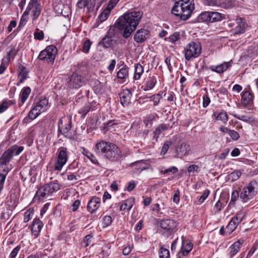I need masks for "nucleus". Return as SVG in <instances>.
Listing matches in <instances>:
<instances>
[{
	"label": "nucleus",
	"mask_w": 258,
	"mask_h": 258,
	"mask_svg": "<svg viewBox=\"0 0 258 258\" xmlns=\"http://www.w3.org/2000/svg\"><path fill=\"white\" fill-rule=\"evenodd\" d=\"M149 31L144 29L138 30L134 35V40L137 43L144 42L149 37Z\"/></svg>",
	"instance_id": "17"
},
{
	"label": "nucleus",
	"mask_w": 258,
	"mask_h": 258,
	"mask_svg": "<svg viewBox=\"0 0 258 258\" xmlns=\"http://www.w3.org/2000/svg\"><path fill=\"white\" fill-rule=\"evenodd\" d=\"M244 242L243 239H240L234 242L229 248L230 258H233L239 251Z\"/></svg>",
	"instance_id": "18"
},
{
	"label": "nucleus",
	"mask_w": 258,
	"mask_h": 258,
	"mask_svg": "<svg viewBox=\"0 0 258 258\" xmlns=\"http://www.w3.org/2000/svg\"><path fill=\"white\" fill-rule=\"evenodd\" d=\"M28 19L29 14L27 13V12L25 11L21 18L19 24V27H22L25 26L26 24Z\"/></svg>",
	"instance_id": "47"
},
{
	"label": "nucleus",
	"mask_w": 258,
	"mask_h": 258,
	"mask_svg": "<svg viewBox=\"0 0 258 258\" xmlns=\"http://www.w3.org/2000/svg\"><path fill=\"white\" fill-rule=\"evenodd\" d=\"M132 166L135 167V171L139 173L148 168L147 165L143 160L133 163Z\"/></svg>",
	"instance_id": "29"
},
{
	"label": "nucleus",
	"mask_w": 258,
	"mask_h": 258,
	"mask_svg": "<svg viewBox=\"0 0 258 258\" xmlns=\"http://www.w3.org/2000/svg\"><path fill=\"white\" fill-rule=\"evenodd\" d=\"M198 20L204 22H210V12L206 11L202 13L198 16Z\"/></svg>",
	"instance_id": "36"
},
{
	"label": "nucleus",
	"mask_w": 258,
	"mask_h": 258,
	"mask_svg": "<svg viewBox=\"0 0 258 258\" xmlns=\"http://www.w3.org/2000/svg\"><path fill=\"white\" fill-rule=\"evenodd\" d=\"M42 8L39 0H30L25 10L28 14L32 15V21H35L39 17Z\"/></svg>",
	"instance_id": "9"
},
{
	"label": "nucleus",
	"mask_w": 258,
	"mask_h": 258,
	"mask_svg": "<svg viewBox=\"0 0 258 258\" xmlns=\"http://www.w3.org/2000/svg\"><path fill=\"white\" fill-rule=\"evenodd\" d=\"M119 1V0H110L106 8L111 12L115 7Z\"/></svg>",
	"instance_id": "56"
},
{
	"label": "nucleus",
	"mask_w": 258,
	"mask_h": 258,
	"mask_svg": "<svg viewBox=\"0 0 258 258\" xmlns=\"http://www.w3.org/2000/svg\"><path fill=\"white\" fill-rule=\"evenodd\" d=\"M156 82L157 80L155 76H149L144 79L142 88L144 91L151 90L154 87Z\"/></svg>",
	"instance_id": "20"
},
{
	"label": "nucleus",
	"mask_w": 258,
	"mask_h": 258,
	"mask_svg": "<svg viewBox=\"0 0 258 258\" xmlns=\"http://www.w3.org/2000/svg\"><path fill=\"white\" fill-rule=\"evenodd\" d=\"M91 44L92 43L89 39L86 40L83 43V47L82 48V51L85 53H88Z\"/></svg>",
	"instance_id": "53"
},
{
	"label": "nucleus",
	"mask_w": 258,
	"mask_h": 258,
	"mask_svg": "<svg viewBox=\"0 0 258 258\" xmlns=\"http://www.w3.org/2000/svg\"><path fill=\"white\" fill-rule=\"evenodd\" d=\"M224 18L223 14L217 12H210V23L220 21Z\"/></svg>",
	"instance_id": "32"
},
{
	"label": "nucleus",
	"mask_w": 258,
	"mask_h": 258,
	"mask_svg": "<svg viewBox=\"0 0 258 258\" xmlns=\"http://www.w3.org/2000/svg\"><path fill=\"white\" fill-rule=\"evenodd\" d=\"M13 157L12 154V149L7 150L0 157V172L7 175L8 172L12 169L9 164Z\"/></svg>",
	"instance_id": "5"
},
{
	"label": "nucleus",
	"mask_w": 258,
	"mask_h": 258,
	"mask_svg": "<svg viewBox=\"0 0 258 258\" xmlns=\"http://www.w3.org/2000/svg\"><path fill=\"white\" fill-rule=\"evenodd\" d=\"M82 153L83 155L85 156L88 159H89L92 163H93L95 165L100 166V164L98 162L96 157L90 151L85 149H83Z\"/></svg>",
	"instance_id": "33"
},
{
	"label": "nucleus",
	"mask_w": 258,
	"mask_h": 258,
	"mask_svg": "<svg viewBox=\"0 0 258 258\" xmlns=\"http://www.w3.org/2000/svg\"><path fill=\"white\" fill-rule=\"evenodd\" d=\"M31 92V89L29 87H26L22 89L20 94V100L22 104H23L27 99Z\"/></svg>",
	"instance_id": "31"
},
{
	"label": "nucleus",
	"mask_w": 258,
	"mask_h": 258,
	"mask_svg": "<svg viewBox=\"0 0 258 258\" xmlns=\"http://www.w3.org/2000/svg\"><path fill=\"white\" fill-rule=\"evenodd\" d=\"M48 104V100L46 98H44L37 102L34 105V106L39 111L40 113H41L46 110Z\"/></svg>",
	"instance_id": "28"
},
{
	"label": "nucleus",
	"mask_w": 258,
	"mask_h": 258,
	"mask_svg": "<svg viewBox=\"0 0 258 258\" xmlns=\"http://www.w3.org/2000/svg\"><path fill=\"white\" fill-rule=\"evenodd\" d=\"M142 16L143 13L140 11L127 12L116 20L113 27L118 30L123 31V37L127 38L136 29Z\"/></svg>",
	"instance_id": "1"
},
{
	"label": "nucleus",
	"mask_w": 258,
	"mask_h": 258,
	"mask_svg": "<svg viewBox=\"0 0 258 258\" xmlns=\"http://www.w3.org/2000/svg\"><path fill=\"white\" fill-rule=\"evenodd\" d=\"M162 96L159 94H155L152 96H149V99L153 101L154 102V106H157L159 103Z\"/></svg>",
	"instance_id": "48"
},
{
	"label": "nucleus",
	"mask_w": 258,
	"mask_h": 258,
	"mask_svg": "<svg viewBox=\"0 0 258 258\" xmlns=\"http://www.w3.org/2000/svg\"><path fill=\"white\" fill-rule=\"evenodd\" d=\"M223 3L222 0H204L205 5L208 6H220Z\"/></svg>",
	"instance_id": "38"
},
{
	"label": "nucleus",
	"mask_w": 258,
	"mask_h": 258,
	"mask_svg": "<svg viewBox=\"0 0 258 258\" xmlns=\"http://www.w3.org/2000/svg\"><path fill=\"white\" fill-rule=\"evenodd\" d=\"M161 227L167 231H173L177 226L176 221L172 219H164L160 222Z\"/></svg>",
	"instance_id": "21"
},
{
	"label": "nucleus",
	"mask_w": 258,
	"mask_h": 258,
	"mask_svg": "<svg viewBox=\"0 0 258 258\" xmlns=\"http://www.w3.org/2000/svg\"><path fill=\"white\" fill-rule=\"evenodd\" d=\"M210 194V191L208 189H206L204 192L203 193L202 195H201L199 199V201L200 203H202L204 202V201L207 198L209 195Z\"/></svg>",
	"instance_id": "59"
},
{
	"label": "nucleus",
	"mask_w": 258,
	"mask_h": 258,
	"mask_svg": "<svg viewBox=\"0 0 258 258\" xmlns=\"http://www.w3.org/2000/svg\"><path fill=\"white\" fill-rule=\"evenodd\" d=\"M159 254L160 258H168L170 256L169 250L163 247L160 249Z\"/></svg>",
	"instance_id": "51"
},
{
	"label": "nucleus",
	"mask_w": 258,
	"mask_h": 258,
	"mask_svg": "<svg viewBox=\"0 0 258 258\" xmlns=\"http://www.w3.org/2000/svg\"><path fill=\"white\" fill-rule=\"evenodd\" d=\"M85 82V79L77 73H73L69 82V86L75 88L80 87Z\"/></svg>",
	"instance_id": "14"
},
{
	"label": "nucleus",
	"mask_w": 258,
	"mask_h": 258,
	"mask_svg": "<svg viewBox=\"0 0 258 258\" xmlns=\"http://www.w3.org/2000/svg\"><path fill=\"white\" fill-rule=\"evenodd\" d=\"M50 194L45 184L40 187L35 194V198H37L39 200H41L43 198L49 196Z\"/></svg>",
	"instance_id": "25"
},
{
	"label": "nucleus",
	"mask_w": 258,
	"mask_h": 258,
	"mask_svg": "<svg viewBox=\"0 0 258 258\" xmlns=\"http://www.w3.org/2000/svg\"><path fill=\"white\" fill-rule=\"evenodd\" d=\"M34 36L35 39L42 40L44 38V33L42 30L37 29L34 33Z\"/></svg>",
	"instance_id": "55"
},
{
	"label": "nucleus",
	"mask_w": 258,
	"mask_h": 258,
	"mask_svg": "<svg viewBox=\"0 0 258 258\" xmlns=\"http://www.w3.org/2000/svg\"><path fill=\"white\" fill-rule=\"evenodd\" d=\"M8 108V102L7 101H4L2 104H0V113H3Z\"/></svg>",
	"instance_id": "63"
},
{
	"label": "nucleus",
	"mask_w": 258,
	"mask_h": 258,
	"mask_svg": "<svg viewBox=\"0 0 258 258\" xmlns=\"http://www.w3.org/2000/svg\"><path fill=\"white\" fill-rule=\"evenodd\" d=\"M195 9L194 0H177L171 13L182 20L188 19Z\"/></svg>",
	"instance_id": "3"
},
{
	"label": "nucleus",
	"mask_w": 258,
	"mask_h": 258,
	"mask_svg": "<svg viewBox=\"0 0 258 258\" xmlns=\"http://www.w3.org/2000/svg\"><path fill=\"white\" fill-rule=\"evenodd\" d=\"M192 244L189 242H184L182 243L181 252L183 255H187L192 249Z\"/></svg>",
	"instance_id": "35"
},
{
	"label": "nucleus",
	"mask_w": 258,
	"mask_h": 258,
	"mask_svg": "<svg viewBox=\"0 0 258 258\" xmlns=\"http://www.w3.org/2000/svg\"><path fill=\"white\" fill-rule=\"evenodd\" d=\"M43 227V224L38 218H35L33 219L29 228H30L32 235L34 238L38 237Z\"/></svg>",
	"instance_id": "13"
},
{
	"label": "nucleus",
	"mask_w": 258,
	"mask_h": 258,
	"mask_svg": "<svg viewBox=\"0 0 258 258\" xmlns=\"http://www.w3.org/2000/svg\"><path fill=\"white\" fill-rule=\"evenodd\" d=\"M132 94L128 89L123 90L119 94L120 103L123 106H127L130 103Z\"/></svg>",
	"instance_id": "19"
},
{
	"label": "nucleus",
	"mask_w": 258,
	"mask_h": 258,
	"mask_svg": "<svg viewBox=\"0 0 258 258\" xmlns=\"http://www.w3.org/2000/svg\"><path fill=\"white\" fill-rule=\"evenodd\" d=\"M135 204V198H130L120 203L119 210L123 212L124 214L126 212L130 211Z\"/></svg>",
	"instance_id": "23"
},
{
	"label": "nucleus",
	"mask_w": 258,
	"mask_h": 258,
	"mask_svg": "<svg viewBox=\"0 0 258 258\" xmlns=\"http://www.w3.org/2000/svg\"><path fill=\"white\" fill-rule=\"evenodd\" d=\"M111 12L105 8L103 11L99 15L98 19L101 22L105 21L110 14Z\"/></svg>",
	"instance_id": "41"
},
{
	"label": "nucleus",
	"mask_w": 258,
	"mask_h": 258,
	"mask_svg": "<svg viewBox=\"0 0 258 258\" xmlns=\"http://www.w3.org/2000/svg\"><path fill=\"white\" fill-rule=\"evenodd\" d=\"M257 186V182L255 180H253L243 188L242 191L240 195V197L244 202H246L256 195V191L255 189Z\"/></svg>",
	"instance_id": "8"
},
{
	"label": "nucleus",
	"mask_w": 258,
	"mask_h": 258,
	"mask_svg": "<svg viewBox=\"0 0 258 258\" xmlns=\"http://www.w3.org/2000/svg\"><path fill=\"white\" fill-rule=\"evenodd\" d=\"M33 210L29 209L27 210L24 215L23 221L24 223L28 222L31 220L33 216Z\"/></svg>",
	"instance_id": "44"
},
{
	"label": "nucleus",
	"mask_w": 258,
	"mask_h": 258,
	"mask_svg": "<svg viewBox=\"0 0 258 258\" xmlns=\"http://www.w3.org/2000/svg\"><path fill=\"white\" fill-rule=\"evenodd\" d=\"M112 222V218L110 216H105L102 219V224L103 227H107L110 226Z\"/></svg>",
	"instance_id": "50"
},
{
	"label": "nucleus",
	"mask_w": 258,
	"mask_h": 258,
	"mask_svg": "<svg viewBox=\"0 0 258 258\" xmlns=\"http://www.w3.org/2000/svg\"><path fill=\"white\" fill-rule=\"evenodd\" d=\"M57 49L54 45H50L42 50L39 53L38 58L41 60L46 61L47 62H53Z\"/></svg>",
	"instance_id": "7"
},
{
	"label": "nucleus",
	"mask_w": 258,
	"mask_h": 258,
	"mask_svg": "<svg viewBox=\"0 0 258 258\" xmlns=\"http://www.w3.org/2000/svg\"><path fill=\"white\" fill-rule=\"evenodd\" d=\"M244 217V215L242 212H238L235 216L231 218L226 226L227 232L230 234L235 230L238 224L242 221Z\"/></svg>",
	"instance_id": "11"
},
{
	"label": "nucleus",
	"mask_w": 258,
	"mask_h": 258,
	"mask_svg": "<svg viewBox=\"0 0 258 258\" xmlns=\"http://www.w3.org/2000/svg\"><path fill=\"white\" fill-rule=\"evenodd\" d=\"M101 205V199L96 196L93 197L88 202L87 209L90 213H95Z\"/></svg>",
	"instance_id": "15"
},
{
	"label": "nucleus",
	"mask_w": 258,
	"mask_h": 258,
	"mask_svg": "<svg viewBox=\"0 0 258 258\" xmlns=\"http://www.w3.org/2000/svg\"><path fill=\"white\" fill-rule=\"evenodd\" d=\"M27 76V72H19L18 77L20 78L19 83H22Z\"/></svg>",
	"instance_id": "64"
},
{
	"label": "nucleus",
	"mask_w": 258,
	"mask_h": 258,
	"mask_svg": "<svg viewBox=\"0 0 258 258\" xmlns=\"http://www.w3.org/2000/svg\"><path fill=\"white\" fill-rule=\"evenodd\" d=\"M11 149H12V154L13 156H14V153H15L16 155H18L23 151L24 147L22 146L18 147L17 145H14L8 149V150Z\"/></svg>",
	"instance_id": "46"
},
{
	"label": "nucleus",
	"mask_w": 258,
	"mask_h": 258,
	"mask_svg": "<svg viewBox=\"0 0 258 258\" xmlns=\"http://www.w3.org/2000/svg\"><path fill=\"white\" fill-rule=\"evenodd\" d=\"M202 52L201 45L195 42H190L184 48V55L186 60L198 57Z\"/></svg>",
	"instance_id": "4"
},
{
	"label": "nucleus",
	"mask_w": 258,
	"mask_h": 258,
	"mask_svg": "<svg viewBox=\"0 0 258 258\" xmlns=\"http://www.w3.org/2000/svg\"><path fill=\"white\" fill-rule=\"evenodd\" d=\"M21 245H19L14 248L10 254L9 258H16L18 253L20 251Z\"/></svg>",
	"instance_id": "57"
},
{
	"label": "nucleus",
	"mask_w": 258,
	"mask_h": 258,
	"mask_svg": "<svg viewBox=\"0 0 258 258\" xmlns=\"http://www.w3.org/2000/svg\"><path fill=\"white\" fill-rule=\"evenodd\" d=\"M231 60L228 62H224L218 66H211L209 69L212 72L219 74L223 73L231 66Z\"/></svg>",
	"instance_id": "22"
},
{
	"label": "nucleus",
	"mask_w": 258,
	"mask_h": 258,
	"mask_svg": "<svg viewBox=\"0 0 258 258\" xmlns=\"http://www.w3.org/2000/svg\"><path fill=\"white\" fill-rule=\"evenodd\" d=\"M235 22L236 26L234 28L231 29V34L235 36L244 33L247 27L245 20L241 17H238L236 19Z\"/></svg>",
	"instance_id": "12"
},
{
	"label": "nucleus",
	"mask_w": 258,
	"mask_h": 258,
	"mask_svg": "<svg viewBox=\"0 0 258 258\" xmlns=\"http://www.w3.org/2000/svg\"><path fill=\"white\" fill-rule=\"evenodd\" d=\"M68 159L69 154L67 149L64 147L58 148L56 153V161L54 166V170L60 171L67 162Z\"/></svg>",
	"instance_id": "6"
},
{
	"label": "nucleus",
	"mask_w": 258,
	"mask_h": 258,
	"mask_svg": "<svg viewBox=\"0 0 258 258\" xmlns=\"http://www.w3.org/2000/svg\"><path fill=\"white\" fill-rule=\"evenodd\" d=\"M94 151L99 156L110 162L118 161L122 158L119 148L111 142L99 141L96 144Z\"/></svg>",
	"instance_id": "2"
},
{
	"label": "nucleus",
	"mask_w": 258,
	"mask_h": 258,
	"mask_svg": "<svg viewBox=\"0 0 258 258\" xmlns=\"http://www.w3.org/2000/svg\"><path fill=\"white\" fill-rule=\"evenodd\" d=\"M58 131L66 136H68L71 128V120L69 119H59L58 123Z\"/></svg>",
	"instance_id": "16"
},
{
	"label": "nucleus",
	"mask_w": 258,
	"mask_h": 258,
	"mask_svg": "<svg viewBox=\"0 0 258 258\" xmlns=\"http://www.w3.org/2000/svg\"><path fill=\"white\" fill-rule=\"evenodd\" d=\"M143 73V67L140 63L135 64L134 79L136 80H139Z\"/></svg>",
	"instance_id": "30"
},
{
	"label": "nucleus",
	"mask_w": 258,
	"mask_h": 258,
	"mask_svg": "<svg viewBox=\"0 0 258 258\" xmlns=\"http://www.w3.org/2000/svg\"><path fill=\"white\" fill-rule=\"evenodd\" d=\"M93 235L91 234L87 235L81 242L82 246L86 247L89 245L92 241Z\"/></svg>",
	"instance_id": "40"
},
{
	"label": "nucleus",
	"mask_w": 258,
	"mask_h": 258,
	"mask_svg": "<svg viewBox=\"0 0 258 258\" xmlns=\"http://www.w3.org/2000/svg\"><path fill=\"white\" fill-rule=\"evenodd\" d=\"M172 145V142L170 141H167L163 145L162 150L161 151V155H165L168 151L169 147Z\"/></svg>",
	"instance_id": "54"
},
{
	"label": "nucleus",
	"mask_w": 258,
	"mask_h": 258,
	"mask_svg": "<svg viewBox=\"0 0 258 258\" xmlns=\"http://www.w3.org/2000/svg\"><path fill=\"white\" fill-rule=\"evenodd\" d=\"M253 95L248 91H243L241 93V103L244 106H248L252 103Z\"/></svg>",
	"instance_id": "24"
},
{
	"label": "nucleus",
	"mask_w": 258,
	"mask_h": 258,
	"mask_svg": "<svg viewBox=\"0 0 258 258\" xmlns=\"http://www.w3.org/2000/svg\"><path fill=\"white\" fill-rule=\"evenodd\" d=\"M113 40L111 37L106 36L99 42V46H102L105 48L110 47L112 44Z\"/></svg>",
	"instance_id": "34"
},
{
	"label": "nucleus",
	"mask_w": 258,
	"mask_h": 258,
	"mask_svg": "<svg viewBox=\"0 0 258 258\" xmlns=\"http://www.w3.org/2000/svg\"><path fill=\"white\" fill-rule=\"evenodd\" d=\"M241 173L239 170H235L228 175L229 179L232 181H236L239 178Z\"/></svg>",
	"instance_id": "43"
},
{
	"label": "nucleus",
	"mask_w": 258,
	"mask_h": 258,
	"mask_svg": "<svg viewBox=\"0 0 258 258\" xmlns=\"http://www.w3.org/2000/svg\"><path fill=\"white\" fill-rule=\"evenodd\" d=\"M93 89L96 93H100L103 89L102 84L98 80H95Z\"/></svg>",
	"instance_id": "52"
},
{
	"label": "nucleus",
	"mask_w": 258,
	"mask_h": 258,
	"mask_svg": "<svg viewBox=\"0 0 258 258\" xmlns=\"http://www.w3.org/2000/svg\"><path fill=\"white\" fill-rule=\"evenodd\" d=\"M229 132V133L228 135L230 136V137L232 138L233 140L236 141L239 138L240 136L236 131L230 130V131Z\"/></svg>",
	"instance_id": "58"
},
{
	"label": "nucleus",
	"mask_w": 258,
	"mask_h": 258,
	"mask_svg": "<svg viewBox=\"0 0 258 258\" xmlns=\"http://www.w3.org/2000/svg\"><path fill=\"white\" fill-rule=\"evenodd\" d=\"M117 77L118 79L122 80L124 81L128 77V68L126 66H123L119 69L117 72Z\"/></svg>",
	"instance_id": "27"
},
{
	"label": "nucleus",
	"mask_w": 258,
	"mask_h": 258,
	"mask_svg": "<svg viewBox=\"0 0 258 258\" xmlns=\"http://www.w3.org/2000/svg\"><path fill=\"white\" fill-rule=\"evenodd\" d=\"M41 113L39 111L33 106L29 111L28 117L29 119L33 120L36 118Z\"/></svg>",
	"instance_id": "39"
},
{
	"label": "nucleus",
	"mask_w": 258,
	"mask_h": 258,
	"mask_svg": "<svg viewBox=\"0 0 258 258\" xmlns=\"http://www.w3.org/2000/svg\"><path fill=\"white\" fill-rule=\"evenodd\" d=\"M50 194L54 192H56L60 188V184L58 181L56 180L49 182V183L45 184Z\"/></svg>",
	"instance_id": "26"
},
{
	"label": "nucleus",
	"mask_w": 258,
	"mask_h": 258,
	"mask_svg": "<svg viewBox=\"0 0 258 258\" xmlns=\"http://www.w3.org/2000/svg\"><path fill=\"white\" fill-rule=\"evenodd\" d=\"M190 150L189 145L184 141H179L175 147V156L176 157L182 158L187 156Z\"/></svg>",
	"instance_id": "10"
},
{
	"label": "nucleus",
	"mask_w": 258,
	"mask_h": 258,
	"mask_svg": "<svg viewBox=\"0 0 258 258\" xmlns=\"http://www.w3.org/2000/svg\"><path fill=\"white\" fill-rule=\"evenodd\" d=\"M217 120H220L223 123H226L228 119V115L225 111L220 112L216 118Z\"/></svg>",
	"instance_id": "45"
},
{
	"label": "nucleus",
	"mask_w": 258,
	"mask_h": 258,
	"mask_svg": "<svg viewBox=\"0 0 258 258\" xmlns=\"http://www.w3.org/2000/svg\"><path fill=\"white\" fill-rule=\"evenodd\" d=\"M161 133V130L157 127L153 133V135L152 140L155 142H157Z\"/></svg>",
	"instance_id": "60"
},
{
	"label": "nucleus",
	"mask_w": 258,
	"mask_h": 258,
	"mask_svg": "<svg viewBox=\"0 0 258 258\" xmlns=\"http://www.w3.org/2000/svg\"><path fill=\"white\" fill-rule=\"evenodd\" d=\"M173 201L175 204L179 203L180 201V192L179 190L175 191L173 197Z\"/></svg>",
	"instance_id": "61"
},
{
	"label": "nucleus",
	"mask_w": 258,
	"mask_h": 258,
	"mask_svg": "<svg viewBox=\"0 0 258 258\" xmlns=\"http://www.w3.org/2000/svg\"><path fill=\"white\" fill-rule=\"evenodd\" d=\"M77 6L79 9L84 8L89 9L91 7V0H79Z\"/></svg>",
	"instance_id": "37"
},
{
	"label": "nucleus",
	"mask_w": 258,
	"mask_h": 258,
	"mask_svg": "<svg viewBox=\"0 0 258 258\" xmlns=\"http://www.w3.org/2000/svg\"><path fill=\"white\" fill-rule=\"evenodd\" d=\"M199 167L197 165H190L187 168V171L189 173H193L194 172H198Z\"/></svg>",
	"instance_id": "62"
},
{
	"label": "nucleus",
	"mask_w": 258,
	"mask_h": 258,
	"mask_svg": "<svg viewBox=\"0 0 258 258\" xmlns=\"http://www.w3.org/2000/svg\"><path fill=\"white\" fill-rule=\"evenodd\" d=\"M91 108V104L88 103L80 108L79 113L81 114L83 117H84L90 111Z\"/></svg>",
	"instance_id": "42"
},
{
	"label": "nucleus",
	"mask_w": 258,
	"mask_h": 258,
	"mask_svg": "<svg viewBox=\"0 0 258 258\" xmlns=\"http://www.w3.org/2000/svg\"><path fill=\"white\" fill-rule=\"evenodd\" d=\"M180 39V33L179 32H176L173 34L170 35L169 37L166 38V40L175 43L176 41Z\"/></svg>",
	"instance_id": "49"
}]
</instances>
